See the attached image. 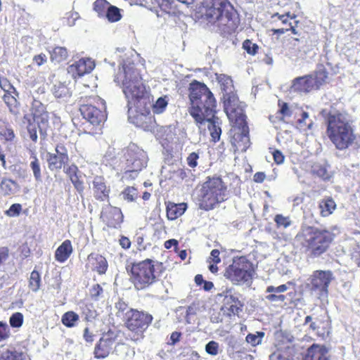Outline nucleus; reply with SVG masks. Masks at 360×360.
Returning a JSON list of instances; mask_svg holds the SVG:
<instances>
[{
    "mask_svg": "<svg viewBox=\"0 0 360 360\" xmlns=\"http://www.w3.org/2000/svg\"><path fill=\"white\" fill-rule=\"evenodd\" d=\"M334 238V233L326 229L305 226L295 236V242L302 253L314 259L330 250Z\"/></svg>",
    "mask_w": 360,
    "mask_h": 360,
    "instance_id": "nucleus-1",
    "label": "nucleus"
},
{
    "mask_svg": "<svg viewBox=\"0 0 360 360\" xmlns=\"http://www.w3.org/2000/svg\"><path fill=\"white\" fill-rule=\"evenodd\" d=\"M188 98L189 114L199 127L205 124V119L217 113V100L205 83L192 81L188 86Z\"/></svg>",
    "mask_w": 360,
    "mask_h": 360,
    "instance_id": "nucleus-2",
    "label": "nucleus"
},
{
    "mask_svg": "<svg viewBox=\"0 0 360 360\" xmlns=\"http://www.w3.org/2000/svg\"><path fill=\"white\" fill-rule=\"evenodd\" d=\"M196 10L201 18L212 25L227 28V31L237 27V12L229 0H202Z\"/></svg>",
    "mask_w": 360,
    "mask_h": 360,
    "instance_id": "nucleus-3",
    "label": "nucleus"
},
{
    "mask_svg": "<svg viewBox=\"0 0 360 360\" xmlns=\"http://www.w3.org/2000/svg\"><path fill=\"white\" fill-rule=\"evenodd\" d=\"M129 280L137 291L146 290L159 280L165 271L162 262L151 259L133 262L126 266Z\"/></svg>",
    "mask_w": 360,
    "mask_h": 360,
    "instance_id": "nucleus-4",
    "label": "nucleus"
},
{
    "mask_svg": "<svg viewBox=\"0 0 360 360\" xmlns=\"http://www.w3.org/2000/svg\"><path fill=\"white\" fill-rule=\"evenodd\" d=\"M224 111L238 130L234 131L231 140L233 147L236 151L245 152L250 146L249 127L239 100L234 96H229L224 102Z\"/></svg>",
    "mask_w": 360,
    "mask_h": 360,
    "instance_id": "nucleus-5",
    "label": "nucleus"
},
{
    "mask_svg": "<svg viewBox=\"0 0 360 360\" xmlns=\"http://www.w3.org/2000/svg\"><path fill=\"white\" fill-rule=\"evenodd\" d=\"M114 82L122 89L128 105H136L146 94L140 71L134 63H124L115 75Z\"/></svg>",
    "mask_w": 360,
    "mask_h": 360,
    "instance_id": "nucleus-6",
    "label": "nucleus"
},
{
    "mask_svg": "<svg viewBox=\"0 0 360 360\" xmlns=\"http://www.w3.org/2000/svg\"><path fill=\"white\" fill-rule=\"evenodd\" d=\"M229 198L228 186L222 178L217 175L209 176L201 184L197 197L198 205L199 209L208 212L226 201Z\"/></svg>",
    "mask_w": 360,
    "mask_h": 360,
    "instance_id": "nucleus-7",
    "label": "nucleus"
},
{
    "mask_svg": "<svg viewBox=\"0 0 360 360\" xmlns=\"http://www.w3.org/2000/svg\"><path fill=\"white\" fill-rule=\"evenodd\" d=\"M326 122L327 136L337 149L345 150L354 143L356 140L354 130L344 115L329 113Z\"/></svg>",
    "mask_w": 360,
    "mask_h": 360,
    "instance_id": "nucleus-8",
    "label": "nucleus"
},
{
    "mask_svg": "<svg viewBox=\"0 0 360 360\" xmlns=\"http://www.w3.org/2000/svg\"><path fill=\"white\" fill-rule=\"evenodd\" d=\"M79 111L91 124L101 128L107 120L105 101L98 96L81 97Z\"/></svg>",
    "mask_w": 360,
    "mask_h": 360,
    "instance_id": "nucleus-9",
    "label": "nucleus"
},
{
    "mask_svg": "<svg viewBox=\"0 0 360 360\" xmlns=\"http://www.w3.org/2000/svg\"><path fill=\"white\" fill-rule=\"evenodd\" d=\"M123 157L126 161L123 179L132 180L137 177L139 173L147 166L146 153L136 144H129L123 150Z\"/></svg>",
    "mask_w": 360,
    "mask_h": 360,
    "instance_id": "nucleus-10",
    "label": "nucleus"
},
{
    "mask_svg": "<svg viewBox=\"0 0 360 360\" xmlns=\"http://www.w3.org/2000/svg\"><path fill=\"white\" fill-rule=\"evenodd\" d=\"M254 269L252 264L245 257H237L226 267L224 276L232 284L240 285L252 278Z\"/></svg>",
    "mask_w": 360,
    "mask_h": 360,
    "instance_id": "nucleus-11",
    "label": "nucleus"
},
{
    "mask_svg": "<svg viewBox=\"0 0 360 360\" xmlns=\"http://www.w3.org/2000/svg\"><path fill=\"white\" fill-rule=\"evenodd\" d=\"M153 317L151 314L136 309H129L124 316L125 327L134 335L131 338L134 342L140 341L144 338V332L151 324Z\"/></svg>",
    "mask_w": 360,
    "mask_h": 360,
    "instance_id": "nucleus-12",
    "label": "nucleus"
},
{
    "mask_svg": "<svg viewBox=\"0 0 360 360\" xmlns=\"http://www.w3.org/2000/svg\"><path fill=\"white\" fill-rule=\"evenodd\" d=\"M220 295L223 297L221 310L224 313L229 317L238 316L244 307L243 302L240 300L242 295L233 288H226Z\"/></svg>",
    "mask_w": 360,
    "mask_h": 360,
    "instance_id": "nucleus-13",
    "label": "nucleus"
},
{
    "mask_svg": "<svg viewBox=\"0 0 360 360\" xmlns=\"http://www.w3.org/2000/svg\"><path fill=\"white\" fill-rule=\"evenodd\" d=\"M333 279L331 271L316 270L311 276V290L318 292L320 295H327L329 285Z\"/></svg>",
    "mask_w": 360,
    "mask_h": 360,
    "instance_id": "nucleus-14",
    "label": "nucleus"
},
{
    "mask_svg": "<svg viewBox=\"0 0 360 360\" xmlns=\"http://www.w3.org/2000/svg\"><path fill=\"white\" fill-rule=\"evenodd\" d=\"M101 220L109 229H120L124 221V215L120 208L108 205L101 212Z\"/></svg>",
    "mask_w": 360,
    "mask_h": 360,
    "instance_id": "nucleus-15",
    "label": "nucleus"
},
{
    "mask_svg": "<svg viewBox=\"0 0 360 360\" xmlns=\"http://www.w3.org/2000/svg\"><path fill=\"white\" fill-rule=\"evenodd\" d=\"M92 191L94 198L101 202L108 201L110 198V186L102 176H96L92 181Z\"/></svg>",
    "mask_w": 360,
    "mask_h": 360,
    "instance_id": "nucleus-16",
    "label": "nucleus"
},
{
    "mask_svg": "<svg viewBox=\"0 0 360 360\" xmlns=\"http://www.w3.org/2000/svg\"><path fill=\"white\" fill-rule=\"evenodd\" d=\"M86 267L99 275L105 274L108 269V262L106 258L98 253L92 252L87 256Z\"/></svg>",
    "mask_w": 360,
    "mask_h": 360,
    "instance_id": "nucleus-17",
    "label": "nucleus"
},
{
    "mask_svg": "<svg viewBox=\"0 0 360 360\" xmlns=\"http://www.w3.org/2000/svg\"><path fill=\"white\" fill-rule=\"evenodd\" d=\"M94 67L95 63L90 58H81L69 66L68 72L77 78L91 72Z\"/></svg>",
    "mask_w": 360,
    "mask_h": 360,
    "instance_id": "nucleus-18",
    "label": "nucleus"
},
{
    "mask_svg": "<svg viewBox=\"0 0 360 360\" xmlns=\"http://www.w3.org/2000/svg\"><path fill=\"white\" fill-rule=\"evenodd\" d=\"M303 360H330L328 349L323 345L314 343L307 349Z\"/></svg>",
    "mask_w": 360,
    "mask_h": 360,
    "instance_id": "nucleus-19",
    "label": "nucleus"
},
{
    "mask_svg": "<svg viewBox=\"0 0 360 360\" xmlns=\"http://www.w3.org/2000/svg\"><path fill=\"white\" fill-rule=\"evenodd\" d=\"M33 119L39 127H45L49 120V112L46 110L45 106L39 101H34L32 107Z\"/></svg>",
    "mask_w": 360,
    "mask_h": 360,
    "instance_id": "nucleus-20",
    "label": "nucleus"
},
{
    "mask_svg": "<svg viewBox=\"0 0 360 360\" xmlns=\"http://www.w3.org/2000/svg\"><path fill=\"white\" fill-rule=\"evenodd\" d=\"M167 218L173 221L184 214L188 206L186 202L175 203L171 201L165 202Z\"/></svg>",
    "mask_w": 360,
    "mask_h": 360,
    "instance_id": "nucleus-21",
    "label": "nucleus"
},
{
    "mask_svg": "<svg viewBox=\"0 0 360 360\" xmlns=\"http://www.w3.org/2000/svg\"><path fill=\"white\" fill-rule=\"evenodd\" d=\"M114 340L112 338H101L94 348V356L96 359H104L110 353Z\"/></svg>",
    "mask_w": 360,
    "mask_h": 360,
    "instance_id": "nucleus-22",
    "label": "nucleus"
},
{
    "mask_svg": "<svg viewBox=\"0 0 360 360\" xmlns=\"http://www.w3.org/2000/svg\"><path fill=\"white\" fill-rule=\"evenodd\" d=\"M73 252L72 242L69 239L65 240L56 250L54 257L60 263L66 262Z\"/></svg>",
    "mask_w": 360,
    "mask_h": 360,
    "instance_id": "nucleus-23",
    "label": "nucleus"
},
{
    "mask_svg": "<svg viewBox=\"0 0 360 360\" xmlns=\"http://www.w3.org/2000/svg\"><path fill=\"white\" fill-rule=\"evenodd\" d=\"M316 86L314 82V78L311 75H304L297 77L293 81V87L298 92H309Z\"/></svg>",
    "mask_w": 360,
    "mask_h": 360,
    "instance_id": "nucleus-24",
    "label": "nucleus"
},
{
    "mask_svg": "<svg viewBox=\"0 0 360 360\" xmlns=\"http://www.w3.org/2000/svg\"><path fill=\"white\" fill-rule=\"evenodd\" d=\"M208 123V129L210 132L212 141L214 143L217 142L220 139L221 134V129L220 127L221 122L216 114L213 116L211 115L210 117L205 119V124Z\"/></svg>",
    "mask_w": 360,
    "mask_h": 360,
    "instance_id": "nucleus-25",
    "label": "nucleus"
},
{
    "mask_svg": "<svg viewBox=\"0 0 360 360\" xmlns=\"http://www.w3.org/2000/svg\"><path fill=\"white\" fill-rule=\"evenodd\" d=\"M19 93L18 91L14 94H3L2 100L8 108L10 112L13 115H19L20 113V103L18 101Z\"/></svg>",
    "mask_w": 360,
    "mask_h": 360,
    "instance_id": "nucleus-26",
    "label": "nucleus"
},
{
    "mask_svg": "<svg viewBox=\"0 0 360 360\" xmlns=\"http://www.w3.org/2000/svg\"><path fill=\"white\" fill-rule=\"evenodd\" d=\"M46 160L49 169L53 172L60 170L69 160L57 153H48Z\"/></svg>",
    "mask_w": 360,
    "mask_h": 360,
    "instance_id": "nucleus-27",
    "label": "nucleus"
},
{
    "mask_svg": "<svg viewBox=\"0 0 360 360\" xmlns=\"http://www.w3.org/2000/svg\"><path fill=\"white\" fill-rule=\"evenodd\" d=\"M337 205L332 197H326L319 203L320 215L323 217H327L332 214L335 210Z\"/></svg>",
    "mask_w": 360,
    "mask_h": 360,
    "instance_id": "nucleus-28",
    "label": "nucleus"
},
{
    "mask_svg": "<svg viewBox=\"0 0 360 360\" xmlns=\"http://www.w3.org/2000/svg\"><path fill=\"white\" fill-rule=\"evenodd\" d=\"M18 190V183L11 179L4 178L0 183V191L4 196L14 195Z\"/></svg>",
    "mask_w": 360,
    "mask_h": 360,
    "instance_id": "nucleus-29",
    "label": "nucleus"
},
{
    "mask_svg": "<svg viewBox=\"0 0 360 360\" xmlns=\"http://www.w3.org/2000/svg\"><path fill=\"white\" fill-rule=\"evenodd\" d=\"M217 79L218 83L220 85L221 91L225 92V94L224 96V101L227 99L229 96H234L238 99V98L235 94L229 93V91H231L233 86V81L231 77L221 74L217 76ZM224 102L225 101H224Z\"/></svg>",
    "mask_w": 360,
    "mask_h": 360,
    "instance_id": "nucleus-30",
    "label": "nucleus"
},
{
    "mask_svg": "<svg viewBox=\"0 0 360 360\" xmlns=\"http://www.w3.org/2000/svg\"><path fill=\"white\" fill-rule=\"evenodd\" d=\"M161 11L169 15L177 16L181 14L175 3L172 0H154Z\"/></svg>",
    "mask_w": 360,
    "mask_h": 360,
    "instance_id": "nucleus-31",
    "label": "nucleus"
},
{
    "mask_svg": "<svg viewBox=\"0 0 360 360\" xmlns=\"http://www.w3.org/2000/svg\"><path fill=\"white\" fill-rule=\"evenodd\" d=\"M295 350L292 347H286L277 349L270 355V360H294Z\"/></svg>",
    "mask_w": 360,
    "mask_h": 360,
    "instance_id": "nucleus-32",
    "label": "nucleus"
},
{
    "mask_svg": "<svg viewBox=\"0 0 360 360\" xmlns=\"http://www.w3.org/2000/svg\"><path fill=\"white\" fill-rule=\"evenodd\" d=\"M30 167L32 171L34 178L36 181H42L41 163L34 151H31Z\"/></svg>",
    "mask_w": 360,
    "mask_h": 360,
    "instance_id": "nucleus-33",
    "label": "nucleus"
},
{
    "mask_svg": "<svg viewBox=\"0 0 360 360\" xmlns=\"http://www.w3.org/2000/svg\"><path fill=\"white\" fill-rule=\"evenodd\" d=\"M51 62L60 63L67 60L68 53L66 48L56 46L49 51Z\"/></svg>",
    "mask_w": 360,
    "mask_h": 360,
    "instance_id": "nucleus-34",
    "label": "nucleus"
},
{
    "mask_svg": "<svg viewBox=\"0 0 360 360\" xmlns=\"http://www.w3.org/2000/svg\"><path fill=\"white\" fill-rule=\"evenodd\" d=\"M41 286V277L39 271L33 269L28 278V288L32 292H38Z\"/></svg>",
    "mask_w": 360,
    "mask_h": 360,
    "instance_id": "nucleus-35",
    "label": "nucleus"
},
{
    "mask_svg": "<svg viewBox=\"0 0 360 360\" xmlns=\"http://www.w3.org/2000/svg\"><path fill=\"white\" fill-rule=\"evenodd\" d=\"M296 18V15L287 12L284 14H279L278 13H274L271 17V23L276 24L278 21H281L282 25L289 27V24H292L289 20H292Z\"/></svg>",
    "mask_w": 360,
    "mask_h": 360,
    "instance_id": "nucleus-36",
    "label": "nucleus"
},
{
    "mask_svg": "<svg viewBox=\"0 0 360 360\" xmlns=\"http://www.w3.org/2000/svg\"><path fill=\"white\" fill-rule=\"evenodd\" d=\"M0 136L5 141H13L15 139L14 131L8 123L0 122Z\"/></svg>",
    "mask_w": 360,
    "mask_h": 360,
    "instance_id": "nucleus-37",
    "label": "nucleus"
},
{
    "mask_svg": "<svg viewBox=\"0 0 360 360\" xmlns=\"http://www.w3.org/2000/svg\"><path fill=\"white\" fill-rule=\"evenodd\" d=\"M53 94L58 98H68L71 96V91L66 84L59 82L54 85Z\"/></svg>",
    "mask_w": 360,
    "mask_h": 360,
    "instance_id": "nucleus-38",
    "label": "nucleus"
},
{
    "mask_svg": "<svg viewBox=\"0 0 360 360\" xmlns=\"http://www.w3.org/2000/svg\"><path fill=\"white\" fill-rule=\"evenodd\" d=\"M79 315L73 311L65 312L61 318L62 323L68 328H72L76 326L79 321Z\"/></svg>",
    "mask_w": 360,
    "mask_h": 360,
    "instance_id": "nucleus-39",
    "label": "nucleus"
},
{
    "mask_svg": "<svg viewBox=\"0 0 360 360\" xmlns=\"http://www.w3.org/2000/svg\"><path fill=\"white\" fill-rule=\"evenodd\" d=\"M110 4L107 0H96L93 4V9L100 18H104Z\"/></svg>",
    "mask_w": 360,
    "mask_h": 360,
    "instance_id": "nucleus-40",
    "label": "nucleus"
},
{
    "mask_svg": "<svg viewBox=\"0 0 360 360\" xmlns=\"http://www.w3.org/2000/svg\"><path fill=\"white\" fill-rule=\"evenodd\" d=\"M104 18H105L110 22H118L122 18L121 9L115 6L110 5Z\"/></svg>",
    "mask_w": 360,
    "mask_h": 360,
    "instance_id": "nucleus-41",
    "label": "nucleus"
},
{
    "mask_svg": "<svg viewBox=\"0 0 360 360\" xmlns=\"http://www.w3.org/2000/svg\"><path fill=\"white\" fill-rule=\"evenodd\" d=\"M278 105L279 109L277 114L280 115L279 120L285 122V119L291 117L292 111L289 106L288 103L281 100L278 101Z\"/></svg>",
    "mask_w": 360,
    "mask_h": 360,
    "instance_id": "nucleus-42",
    "label": "nucleus"
},
{
    "mask_svg": "<svg viewBox=\"0 0 360 360\" xmlns=\"http://www.w3.org/2000/svg\"><path fill=\"white\" fill-rule=\"evenodd\" d=\"M309 118V113L303 111L301 114V117L297 121V127L300 130H309L311 129L313 125V122L310 120L309 122H307V120Z\"/></svg>",
    "mask_w": 360,
    "mask_h": 360,
    "instance_id": "nucleus-43",
    "label": "nucleus"
},
{
    "mask_svg": "<svg viewBox=\"0 0 360 360\" xmlns=\"http://www.w3.org/2000/svg\"><path fill=\"white\" fill-rule=\"evenodd\" d=\"M264 336V332L257 331L255 334L249 333L245 337V340L248 344L255 347L262 343V338Z\"/></svg>",
    "mask_w": 360,
    "mask_h": 360,
    "instance_id": "nucleus-44",
    "label": "nucleus"
},
{
    "mask_svg": "<svg viewBox=\"0 0 360 360\" xmlns=\"http://www.w3.org/2000/svg\"><path fill=\"white\" fill-rule=\"evenodd\" d=\"M22 353L15 350L6 349L0 354V360H18Z\"/></svg>",
    "mask_w": 360,
    "mask_h": 360,
    "instance_id": "nucleus-45",
    "label": "nucleus"
},
{
    "mask_svg": "<svg viewBox=\"0 0 360 360\" xmlns=\"http://www.w3.org/2000/svg\"><path fill=\"white\" fill-rule=\"evenodd\" d=\"M314 82L316 88H319L320 86L323 85L327 78H328V72L326 70H319L315 72Z\"/></svg>",
    "mask_w": 360,
    "mask_h": 360,
    "instance_id": "nucleus-46",
    "label": "nucleus"
},
{
    "mask_svg": "<svg viewBox=\"0 0 360 360\" xmlns=\"http://www.w3.org/2000/svg\"><path fill=\"white\" fill-rule=\"evenodd\" d=\"M0 87L4 91V94H14L17 91L11 82L5 77H0Z\"/></svg>",
    "mask_w": 360,
    "mask_h": 360,
    "instance_id": "nucleus-47",
    "label": "nucleus"
},
{
    "mask_svg": "<svg viewBox=\"0 0 360 360\" xmlns=\"http://www.w3.org/2000/svg\"><path fill=\"white\" fill-rule=\"evenodd\" d=\"M299 21L296 20L295 22V25H292V24H289V27H282L278 29H272L271 31L274 34H283L288 31H291L292 34L295 35H300V32L297 30V26Z\"/></svg>",
    "mask_w": 360,
    "mask_h": 360,
    "instance_id": "nucleus-48",
    "label": "nucleus"
},
{
    "mask_svg": "<svg viewBox=\"0 0 360 360\" xmlns=\"http://www.w3.org/2000/svg\"><path fill=\"white\" fill-rule=\"evenodd\" d=\"M274 221L278 228H287L290 226L292 223L289 217H285L281 214H278L275 215Z\"/></svg>",
    "mask_w": 360,
    "mask_h": 360,
    "instance_id": "nucleus-49",
    "label": "nucleus"
},
{
    "mask_svg": "<svg viewBox=\"0 0 360 360\" xmlns=\"http://www.w3.org/2000/svg\"><path fill=\"white\" fill-rule=\"evenodd\" d=\"M167 105V101L165 98L160 97L153 105V111L154 113L160 114L163 112Z\"/></svg>",
    "mask_w": 360,
    "mask_h": 360,
    "instance_id": "nucleus-50",
    "label": "nucleus"
},
{
    "mask_svg": "<svg viewBox=\"0 0 360 360\" xmlns=\"http://www.w3.org/2000/svg\"><path fill=\"white\" fill-rule=\"evenodd\" d=\"M9 323L13 328H20L23 323V315L20 312H15L11 315Z\"/></svg>",
    "mask_w": 360,
    "mask_h": 360,
    "instance_id": "nucleus-51",
    "label": "nucleus"
},
{
    "mask_svg": "<svg viewBox=\"0 0 360 360\" xmlns=\"http://www.w3.org/2000/svg\"><path fill=\"white\" fill-rule=\"evenodd\" d=\"M200 158V152H192L188 154L186 158V162L189 167L194 169L198 165V160Z\"/></svg>",
    "mask_w": 360,
    "mask_h": 360,
    "instance_id": "nucleus-52",
    "label": "nucleus"
},
{
    "mask_svg": "<svg viewBox=\"0 0 360 360\" xmlns=\"http://www.w3.org/2000/svg\"><path fill=\"white\" fill-rule=\"evenodd\" d=\"M124 200L133 202L137 197V190L134 187L128 186L122 192Z\"/></svg>",
    "mask_w": 360,
    "mask_h": 360,
    "instance_id": "nucleus-53",
    "label": "nucleus"
},
{
    "mask_svg": "<svg viewBox=\"0 0 360 360\" xmlns=\"http://www.w3.org/2000/svg\"><path fill=\"white\" fill-rule=\"evenodd\" d=\"M70 180L77 192L80 194L82 193L84 190V182L81 179V176H79V174L75 176H71Z\"/></svg>",
    "mask_w": 360,
    "mask_h": 360,
    "instance_id": "nucleus-54",
    "label": "nucleus"
},
{
    "mask_svg": "<svg viewBox=\"0 0 360 360\" xmlns=\"http://www.w3.org/2000/svg\"><path fill=\"white\" fill-rule=\"evenodd\" d=\"M243 48L250 55H255L258 51V46L252 43L250 39H246L243 43Z\"/></svg>",
    "mask_w": 360,
    "mask_h": 360,
    "instance_id": "nucleus-55",
    "label": "nucleus"
},
{
    "mask_svg": "<svg viewBox=\"0 0 360 360\" xmlns=\"http://www.w3.org/2000/svg\"><path fill=\"white\" fill-rule=\"evenodd\" d=\"M22 211V205L19 203H14L11 205L9 209L5 212L8 217L18 216Z\"/></svg>",
    "mask_w": 360,
    "mask_h": 360,
    "instance_id": "nucleus-56",
    "label": "nucleus"
},
{
    "mask_svg": "<svg viewBox=\"0 0 360 360\" xmlns=\"http://www.w3.org/2000/svg\"><path fill=\"white\" fill-rule=\"evenodd\" d=\"M10 336V330L6 323L0 321V342L6 340Z\"/></svg>",
    "mask_w": 360,
    "mask_h": 360,
    "instance_id": "nucleus-57",
    "label": "nucleus"
},
{
    "mask_svg": "<svg viewBox=\"0 0 360 360\" xmlns=\"http://www.w3.org/2000/svg\"><path fill=\"white\" fill-rule=\"evenodd\" d=\"M219 345L215 341L209 342L205 346L207 353L211 355H217L218 353Z\"/></svg>",
    "mask_w": 360,
    "mask_h": 360,
    "instance_id": "nucleus-58",
    "label": "nucleus"
},
{
    "mask_svg": "<svg viewBox=\"0 0 360 360\" xmlns=\"http://www.w3.org/2000/svg\"><path fill=\"white\" fill-rule=\"evenodd\" d=\"M313 173L324 179H328L329 177L327 169L322 165L315 166L313 169Z\"/></svg>",
    "mask_w": 360,
    "mask_h": 360,
    "instance_id": "nucleus-59",
    "label": "nucleus"
},
{
    "mask_svg": "<svg viewBox=\"0 0 360 360\" xmlns=\"http://www.w3.org/2000/svg\"><path fill=\"white\" fill-rule=\"evenodd\" d=\"M64 172L68 175L69 179H70L71 176H75L78 174L79 171L76 165L72 164L67 167H64Z\"/></svg>",
    "mask_w": 360,
    "mask_h": 360,
    "instance_id": "nucleus-60",
    "label": "nucleus"
},
{
    "mask_svg": "<svg viewBox=\"0 0 360 360\" xmlns=\"http://www.w3.org/2000/svg\"><path fill=\"white\" fill-rule=\"evenodd\" d=\"M312 321V317L311 316H307L304 319V324L310 323L309 328L313 331H316L317 335H320L319 332V323H321V321Z\"/></svg>",
    "mask_w": 360,
    "mask_h": 360,
    "instance_id": "nucleus-61",
    "label": "nucleus"
},
{
    "mask_svg": "<svg viewBox=\"0 0 360 360\" xmlns=\"http://www.w3.org/2000/svg\"><path fill=\"white\" fill-rule=\"evenodd\" d=\"M103 290L100 284L97 283L92 286L90 290V295L92 299L97 300L98 297L103 293Z\"/></svg>",
    "mask_w": 360,
    "mask_h": 360,
    "instance_id": "nucleus-62",
    "label": "nucleus"
},
{
    "mask_svg": "<svg viewBox=\"0 0 360 360\" xmlns=\"http://www.w3.org/2000/svg\"><path fill=\"white\" fill-rule=\"evenodd\" d=\"M272 155L274 158V161L276 165H281L283 163L285 160V156L282 153V152L278 149H275L272 152Z\"/></svg>",
    "mask_w": 360,
    "mask_h": 360,
    "instance_id": "nucleus-63",
    "label": "nucleus"
},
{
    "mask_svg": "<svg viewBox=\"0 0 360 360\" xmlns=\"http://www.w3.org/2000/svg\"><path fill=\"white\" fill-rule=\"evenodd\" d=\"M115 308L118 313L123 314L128 309V304L123 300L119 299L115 303Z\"/></svg>",
    "mask_w": 360,
    "mask_h": 360,
    "instance_id": "nucleus-64",
    "label": "nucleus"
}]
</instances>
